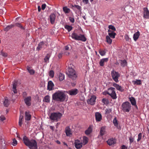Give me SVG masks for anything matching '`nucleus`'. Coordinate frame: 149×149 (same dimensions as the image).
<instances>
[{
    "mask_svg": "<svg viewBox=\"0 0 149 149\" xmlns=\"http://www.w3.org/2000/svg\"><path fill=\"white\" fill-rule=\"evenodd\" d=\"M31 116L29 112L26 111L25 112V119L26 120H29L31 119Z\"/></svg>",
    "mask_w": 149,
    "mask_h": 149,
    "instance_id": "nucleus-21",
    "label": "nucleus"
},
{
    "mask_svg": "<svg viewBox=\"0 0 149 149\" xmlns=\"http://www.w3.org/2000/svg\"><path fill=\"white\" fill-rule=\"evenodd\" d=\"M134 83V84H136L137 85H141V81L140 80H136V81L133 82Z\"/></svg>",
    "mask_w": 149,
    "mask_h": 149,
    "instance_id": "nucleus-42",
    "label": "nucleus"
},
{
    "mask_svg": "<svg viewBox=\"0 0 149 149\" xmlns=\"http://www.w3.org/2000/svg\"><path fill=\"white\" fill-rule=\"evenodd\" d=\"M50 96L48 95H47L45 96L43 100L45 102H50Z\"/></svg>",
    "mask_w": 149,
    "mask_h": 149,
    "instance_id": "nucleus-36",
    "label": "nucleus"
},
{
    "mask_svg": "<svg viewBox=\"0 0 149 149\" xmlns=\"http://www.w3.org/2000/svg\"><path fill=\"white\" fill-rule=\"evenodd\" d=\"M108 61V58H103L101 59L99 62V64L101 66H103L104 65V63L107 62Z\"/></svg>",
    "mask_w": 149,
    "mask_h": 149,
    "instance_id": "nucleus-17",
    "label": "nucleus"
},
{
    "mask_svg": "<svg viewBox=\"0 0 149 149\" xmlns=\"http://www.w3.org/2000/svg\"><path fill=\"white\" fill-rule=\"evenodd\" d=\"M54 86V85L53 82L51 81H48L47 85V89L49 91L52 90Z\"/></svg>",
    "mask_w": 149,
    "mask_h": 149,
    "instance_id": "nucleus-18",
    "label": "nucleus"
},
{
    "mask_svg": "<svg viewBox=\"0 0 149 149\" xmlns=\"http://www.w3.org/2000/svg\"><path fill=\"white\" fill-rule=\"evenodd\" d=\"M82 1L85 4H87L88 2V0H82Z\"/></svg>",
    "mask_w": 149,
    "mask_h": 149,
    "instance_id": "nucleus-64",
    "label": "nucleus"
},
{
    "mask_svg": "<svg viewBox=\"0 0 149 149\" xmlns=\"http://www.w3.org/2000/svg\"><path fill=\"white\" fill-rule=\"evenodd\" d=\"M16 26L19 27L21 29H24L23 27L19 23H17L16 24Z\"/></svg>",
    "mask_w": 149,
    "mask_h": 149,
    "instance_id": "nucleus-57",
    "label": "nucleus"
},
{
    "mask_svg": "<svg viewBox=\"0 0 149 149\" xmlns=\"http://www.w3.org/2000/svg\"><path fill=\"white\" fill-rule=\"evenodd\" d=\"M129 100L132 105L133 106L136 105V101L134 97H131L129 98Z\"/></svg>",
    "mask_w": 149,
    "mask_h": 149,
    "instance_id": "nucleus-26",
    "label": "nucleus"
},
{
    "mask_svg": "<svg viewBox=\"0 0 149 149\" xmlns=\"http://www.w3.org/2000/svg\"><path fill=\"white\" fill-rule=\"evenodd\" d=\"M23 141L25 145L27 146L30 149H37L38 146L36 141L34 139L30 140L26 136L23 138Z\"/></svg>",
    "mask_w": 149,
    "mask_h": 149,
    "instance_id": "nucleus-2",
    "label": "nucleus"
},
{
    "mask_svg": "<svg viewBox=\"0 0 149 149\" xmlns=\"http://www.w3.org/2000/svg\"><path fill=\"white\" fill-rule=\"evenodd\" d=\"M44 44V42L43 41L40 42L38 45V46L36 48V49L38 51L40 50L43 47Z\"/></svg>",
    "mask_w": 149,
    "mask_h": 149,
    "instance_id": "nucleus-25",
    "label": "nucleus"
},
{
    "mask_svg": "<svg viewBox=\"0 0 149 149\" xmlns=\"http://www.w3.org/2000/svg\"><path fill=\"white\" fill-rule=\"evenodd\" d=\"M95 120L96 122H100L102 120V116L99 112H96L95 113Z\"/></svg>",
    "mask_w": 149,
    "mask_h": 149,
    "instance_id": "nucleus-12",
    "label": "nucleus"
},
{
    "mask_svg": "<svg viewBox=\"0 0 149 149\" xmlns=\"http://www.w3.org/2000/svg\"><path fill=\"white\" fill-rule=\"evenodd\" d=\"M115 88L111 87L108 89V91L107 93V94L108 95L109 94L111 93L114 90H115Z\"/></svg>",
    "mask_w": 149,
    "mask_h": 149,
    "instance_id": "nucleus-41",
    "label": "nucleus"
},
{
    "mask_svg": "<svg viewBox=\"0 0 149 149\" xmlns=\"http://www.w3.org/2000/svg\"><path fill=\"white\" fill-rule=\"evenodd\" d=\"M11 144L14 146H15L17 145V141L15 139H13V142Z\"/></svg>",
    "mask_w": 149,
    "mask_h": 149,
    "instance_id": "nucleus-45",
    "label": "nucleus"
},
{
    "mask_svg": "<svg viewBox=\"0 0 149 149\" xmlns=\"http://www.w3.org/2000/svg\"><path fill=\"white\" fill-rule=\"evenodd\" d=\"M71 37L75 40H81L83 42H85L86 40V38L84 35L81 34L78 35L77 33L74 32L72 34Z\"/></svg>",
    "mask_w": 149,
    "mask_h": 149,
    "instance_id": "nucleus-3",
    "label": "nucleus"
},
{
    "mask_svg": "<svg viewBox=\"0 0 149 149\" xmlns=\"http://www.w3.org/2000/svg\"><path fill=\"white\" fill-rule=\"evenodd\" d=\"M63 55V53L62 52H61L59 53L58 55V57L59 58H61L62 57Z\"/></svg>",
    "mask_w": 149,
    "mask_h": 149,
    "instance_id": "nucleus-60",
    "label": "nucleus"
},
{
    "mask_svg": "<svg viewBox=\"0 0 149 149\" xmlns=\"http://www.w3.org/2000/svg\"><path fill=\"white\" fill-rule=\"evenodd\" d=\"M110 38V37L108 36H106V41L109 44H111L112 42V40Z\"/></svg>",
    "mask_w": 149,
    "mask_h": 149,
    "instance_id": "nucleus-32",
    "label": "nucleus"
},
{
    "mask_svg": "<svg viewBox=\"0 0 149 149\" xmlns=\"http://www.w3.org/2000/svg\"><path fill=\"white\" fill-rule=\"evenodd\" d=\"M65 29L68 30V31L69 32L72 29V27L71 26L66 25L65 26Z\"/></svg>",
    "mask_w": 149,
    "mask_h": 149,
    "instance_id": "nucleus-35",
    "label": "nucleus"
},
{
    "mask_svg": "<svg viewBox=\"0 0 149 149\" xmlns=\"http://www.w3.org/2000/svg\"><path fill=\"white\" fill-rule=\"evenodd\" d=\"M92 131V129L91 126H89L88 128L85 132V134L86 135H88L90 134Z\"/></svg>",
    "mask_w": 149,
    "mask_h": 149,
    "instance_id": "nucleus-28",
    "label": "nucleus"
},
{
    "mask_svg": "<svg viewBox=\"0 0 149 149\" xmlns=\"http://www.w3.org/2000/svg\"><path fill=\"white\" fill-rule=\"evenodd\" d=\"M131 105L128 102H123L121 104V109L124 112H129L131 109Z\"/></svg>",
    "mask_w": 149,
    "mask_h": 149,
    "instance_id": "nucleus-4",
    "label": "nucleus"
},
{
    "mask_svg": "<svg viewBox=\"0 0 149 149\" xmlns=\"http://www.w3.org/2000/svg\"><path fill=\"white\" fill-rule=\"evenodd\" d=\"M143 17L146 19L149 18V10L146 7L144 8H143Z\"/></svg>",
    "mask_w": 149,
    "mask_h": 149,
    "instance_id": "nucleus-11",
    "label": "nucleus"
},
{
    "mask_svg": "<svg viewBox=\"0 0 149 149\" xmlns=\"http://www.w3.org/2000/svg\"><path fill=\"white\" fill-rule=\"evenodd\" d=\"M113 123L115 126L117 127H118V123L116 117H115L113 119Z\"/></svg>",
    "mask_w": 149,
    "mask_h": 149,
    "instance_id": "nucleus-37",
    "label": "nucleus"
},
{
    "mask_svg": "<svg viewBox=\"0 0 149 149\" xmlns=\"http://www.w3.org/2000/svg\"><path fill=\"white\" fill-rule=\"evenodd\" d=\"M17 84V82L16 81H14L13 84V91L14 93H17V91L16 89Z\"/></svg>",
    "mask_w": 149,
    "mask_h": 149,
    "instance_id": "nucleus-23",
    "label": "nucleus"
},
{
    "mask_svg": "<svg viewBox=\"0 0 149 149\" xmlns=\"http://www.w3.org/2000/svg\"><path fill=\"white\" fill-rule=\"evenodd\" d=\"M111 111V110L110 109H107L105 110L106 113L109 114L110 113Z\"/></svg>",
    "mask_w": 149,
    "mask_h": 149,
    "instance_id": "nucleus-50",
    "label": "nucleus"
},
{
    "mask_svg": "<svg viewBox=\"0 0 149 149\" xmlns=\"http://www.w3.org/2000/svg\"><path fill=\"white\" fill-rule=\"evenodd\" d=\"M63 11L65 13H69L70 12V10L66 6H65L63 8Z\"/></svg>",
    "mask_w": 149,
    "mask_h": 149,
    "instance_id": "nucleus-33",
    "label": "nucleus"
},
{
    "mask_svg": "<svg viewBox=\"0 0 149 149\" xmlns=\"http://www.w3.org/2000/svg\"><path fill=\"white\" fill-rule=\"evenodd\" d=\"M115 90H114L113 91H112V92L109 95L111 96L113 99H116L117 98L116 95Z\"/></svg>",
    "mask_w": 149,
    "mask_h": 149,
    "instance_id": "nucleus-24",
    "label": "nucleus"
},
{
    "mask_svg": "<svg viewBox=\"0 0 149 149\" xmlns=\"http://www.w3.org/2000/svg\"><path fill=\"white\" fill-rule=\"evenodd\" d=\"M27 70L31 74H33L35 73V71L33 69H31L29 67H27Z\"/></svg>",
    "mask_w": 149,
    "mask_h": 149,
    "instance_id": "nucleus-34",
    "label": "nucleus"
},
{
    "mask_svg": "<svg viewBox=\"0 0 149 149\" xmlns=\"http://www.w3.org/2000/svg\"><path fill=\"white\" fill-rule=\"evenodd\" d=\"M88 138L86 136H84L83 138V143H84V145H85L86 144L88 141Z\"/></svg>",
    "mask_w": 149,
    "mask_h": 149,
    "instance_id": "nucleus-38",
    "label": "nucleus"
},
{
    "mask_svg": "<svg viewBox=\"0 0 149 149\" xmlns=\"http://www.w3.org/2000/svg\"><path fill=\"white\" fill-rule=\"evenodd\" d=\"M111 76L113 80L116 83L119 81L118 79L120 75L118 72L113 70L111 72Z\"/></svg>",
    "mask_w": 149,
    "mask_h": 149,
    "instance_id": "nucleus-6",
    "label": "nucleus"
},
{
    "mask_svg": "<svg viewBox=\"0 0 149 149\" xmlns=\"http://www.w3.org/2000/svg\"><path fill=\"white\" fill-rule=\"evenodd\" d=\"M116 139L113 138H110L107 141L108 144L110 146L114 145L116 143Z\"/></svg>",
    "mask_w": 149,
    "mask_h": 149,
    "instance_id": "nucleus-15",
    "label": "nucleus"
},
{
    "mask_svg": "<svg viewBox=\"0 0 149 149\" xmlns=\"http://www.w3.org/2000/svg\"><path fill=\"white\" fill-rule=\"evenodd\" d=\"M66 74L69 78L72 79L73 80L76 79L77 77L75 71L72 68H69L68 72Z\"/></svg>",
    "mask_w": 149,
    "mask_h": 149,
    "instance_id": "nucleus-7",
    "label": "nucleus"
},
{
    "mask_svg": "<svg viewBox=\"0 0 149 149\" xmlns=\"http://www.w3.org/2000/svg\"><path fill=\"white\" fill-rule=\"evenodd\" d=\"M65 132L67 136H70L72 134V132L69 126H67L65 128Z\"/></svg>",
    "mask_w": 149,
    "mask_h": 149,
    "instance_id": "nucleus-14",
    "label": "nucleus"
},
{
    "mask_svg": "<svg viewBox=\"0 0 149 149\" xmlns=\"http://www.w3.org/2000/svg\"><path fill=\"white\" fill-rule=\"evenodd\" d=\"M51 56V54H47L44 59V62L45 63L48 62L49 58Z\"/></svg>",
    "mask_w": 149,
    "mask_h": 149,
    "instance_id": "nucleus-30",
    "label": "nucleus"
},
{
    "mask_svg": "<svg viewBox=\"0 0 149 149\" xmlns=\"http://www.w3.org/2000/svg\"><path fill=\"white\" fill-rule=\"evenodd\" d=\"M62 116V114L60 112H53L50 114L49 118L51 120L57 122L61 118Z\"/></svg>",
    "mask_w": 149,
    "mask_h": 149,
    "instance_id": "nucleus-5",
    "label": "nucleus"
},
{
    "mask_svg": "<svg viewBox=\"0 0 149 149\" xmlns=\"http://www.w3.org/2000/svg\"><path fill=\"white\" fill-rule=\"evenodd\" d=\"M109 36L112 38H114L116 33L114 32L111 31L110 29L108 30Z\"/></svg>",
    "mask_w": 149,
    "mask_h": 149,
    "instance_id": "nucleus-19",
    "label": "nucleus"
},
{
    "mask_svg": "<svg viewBox=\"0 0 149 149\" xmlns=\"http://www.w3.org/2000/svg\"><path fill=\"white\" fill-rule=\"evenodd\" d=\"M64 75L63 74L60 73L59 76V79L60 81H63L64 79Z\"/></svg>",
    "mask_w": 149,
    "mask_h": 149,
    "instance_id": "nucleus-39",
    "label": "nucleus"
},
{
    "mask_svg": "<svg viewBox=\"0 0 149 149\" xmlns=\"http://www.w3.org/2000/svg\"><path fill=\"white\" fill-rule=\"evenodd\" d=\"M81 143L78 140H76L74 142V145H75V144H78Z\"/></svg>",
    "mask_w": 149,
    "mask_h": 149,
    "instance_id": "nucleus-58",
    "label": "nucleus"
},
{
    "mask_svg": "<svg viewBox=\"0 0 149 149\" xmlns=\"http://www.w3.org/2000/svg\"><path fill=\"white\" fill-rule=\"evenodd\" d=\"M96 99V96L94 95H92L91 96L90 99L88 100L87 101V102L88 104L93 105L95 103Z\"/></svg>",
    "mask_w": 149,
    "mask_h": 149,
    "instance_id": "nucleus-9",
    "label": "nucleus"
},
{
    "mask_svg": "<svg viewBox=\"0 0 149 149\" xmlns=\"http://www.w3.org/2000/svg\"><path fill=\"white\" fill-rule=\"evenodd\" d=\"M138 138L137 139V141H139L141 139L142 136V134L141 133H140L138 135Z\"/></svg>",
    "mask_w": 149,
    "mask_h": 149,
    "instance_id": "nucleus-51",
    "label": "nucleus"
},
{
    "mask_svg": "<svg viewBox=\"0 0 149 149\" xmlns=\"http://www.w3.org/2000/svg\"><path fill=\"white\" fill-rule=\"evenodd\" d=\"M108 28L109 29H111L113 30V32L116 31V29L115 27L112 25H109Z\"/></svg>",
    "mask_w": 149,
    "mask_h": 149,
    "instance_id": "nucleus-44",
    "label": "nucleus"
},
{
    "mask_svg": "<svg viewBox=\"0 0 149 149\" xmlns=\"http://www.w3.org/2000/svg\"><path fill=\"white\" fill-rule=\"evenodd\" d=\"M66 97V95L62 91H58L52 95V99L58 102H63Z\"/></svg>",
    "mask_w": 149,
    "mask_h": 149,
    "instance_id": "nucleus-1",
    "label": "nucleus"
},
{
    "mask_svg": "<svg viewBox=\"0 0 149 149\" xmlns=\"http://www.w3.org/2000/svg\"><path fill=\"white\" fill-rule=\"evenodd\" d=\"M70 45H67L65 47V49L66 50H69L70 48Z\"/></svg>",
    "mask_w": 149,
    "mask_h": 149,
    "instance_id": "nucleus-61",
    "label": "nucleus"
},
{
    "mask_svg": "<svg viewBox=\"0 0 149 149\" xmlns=\"http://www.w3.org/2000/svg\"><path fill=\"white\" fill-rule=\"evenodd\" d=\"M105 127H101L100 132L101 135L103 136L105 134Z\"/></svg>",
    "mask_w": 149,
    "mask_h": 149,
    "instance_id": "nucleus-31",
    "label": "nucleus"
},
{
    "mask_svg": "<svg viewBox=\"0 0 149 149\" xmlns=\"http://www.w3.org/2000/svg\"><path fill=\"white\" fill-rule=\"evenodd\" d=\"M27 93L26 92H24L23 93L22 96H23V97L24 99L26 97H27Z\"/></svg>",
    "mask_w": 149,
    "mask_h": 149,
    "instance_id": "nucleus-55",
    "label": "nucleus"
},
{
    "mask_svg": "<svg viewBox=\"0 0 149 149\" xmlns=\"http://www.w3.org/2000/svg\"><path fill=\"white\" fill-rule=\"evenodd\" d=\"M24 116H23V113H21L20 115L19 120L21 121L22 122V120L23 119Z\"/></svg>",
    "mask_w": 149,
    "mask_h": 149,
    "instance_id": "nucleus-48",
    "label": "nucleus"
},
{
    "mask_svg": "<svg viewBox=\"0 0 149 149\" xmlns=\"http://www.w3.org/2000/svg\"><path fill=\"white\" fill-rule=\"evenodd\" d=\"M121 65L123 67H124L126 66L127 65V62L125 60H121Z\"/></svg>",
    "mask_w": 149,
    "mask_h": 149,
    "instance_id": "nucleus-40",
    "label": "nucleus"
},
{
    "mask_svg": "<svg viewBox=\"0 0 149 149\" xmlns=\"http://www.w3.org/2000/svg\"><path fill=\"white\" fill-rule=\"evenodd\" d=\"M78 92V90L76 88L72 89L67 92L68 94L71 96L76 95Z\"/></svg>",
    "mask_w": 149,
    "mask_h": 149,
    "instance_id": "nucleus-10",
    "label": "nucleus"
},
{
    "mask_svg": "<svg viewBox=\"0 0 149 149\" xmlns=\"http://www.w3.org/2000/svg\"><path fill=\"white\" fill-rule=\"evenodd\" d=\"M6 119V118L3 115H2L0 117V120L1 121H3Z\"/></svg>",
    "mask_w": 149,
    "mask_h": 149,
    "instance_id": "nucleus-52",
    "label": "nucleus"
},
{
    "mask_svg": "<svg viewBox=\"0 0 149 149\" xmlns=\"http://www.w3.org/2000/svg\"><path fill=\"white\" fill-rule=\"evenodd\" d=\"M140 35V32L139 31H137L134 34L133 38L134 41H136L137 40Z\"/></svg>",
    "mask_w": 149,
    "mask_h": 149,
    "instance_id": "nucleus-20",
    "label": "nucleus"
},
{
    "mask_svg": "<svg viewBox=\"0 0 149 149\" xmlns=\"http://www.w3.org/2000/svg\"><path fill=\"white\" fill-rule=\"evenodd\" d=\"M46 7V5L45 4H42V10H44L45 8Z\"/></svg>",
    "mask_w": 149,
    "mask_h": 149,
    "instance_id": "nucleus-62",
    "label": "nucleus"
},
{
    "mask_svg": "<svg viewBox=\"0 0 149 149\" xmlns=\"http://www.w3.org/2000/svg\"><path fill=\"white\" fill-rule=\"evenodd\" d=\"M49 76L52 77L54 76V72L53 70H51L49 71Z\"/></svg>",
    "mask_w": 149,
    "mask_h": 149,
    "instance_id": "nucleus-47",
    "label": "nucleus"
},
{
    "mask_svg": "<svg viewBox=\"0 0 149 149\" xmlns=\"http://www.w3.org/2000/svg\"><path fill=\"white\" fill-rule=\"evenodd\" d=\"M25 103L27 106H30L31 104V97L30 96L27 97L24 99Z\"/></svg>",
    "mask_w": 149,
    "mask_h": 149,
    "instance_id": "nucleus-8",
    "label": "nucleus"
},
{
    "mask_svg": "<svg viewBox=\"0 0 149 149\" xmlns=\"http://www.w3.org/2000/svg\"><path fill=\"white\" fill-rule=\"evenodd\" d=\"M99 53L102 56H103L105 54L106 52L104 50H100Z\"/></svg>",
    "mask_w": 149,
    "mask_h": 149,
    "instance_id": "nucleus-46",
    "label": "nucleus"
},
{
    "mask_svg": "<svg viewBox=\"0 0 149 149\" xmlns=\"http://www.w3.org/2000/svg\"><path fill=\"white\" fill-rule=\"evenodd\" d=\"M134 140V138H133L132 136H131L129 138V141H130V143H132Z\"/></svg>",
    "mask_w": 149,
    "mask_h": 149,
    "instance_id": "nucleus-54",
    "label": "nucleus"
},
{
    "mask_svg": "<svg viewBox=\"0 0 149 149\" xmlns=\"http://www.w3.org/2000/svg\"><path fill=\"white\" fill-rule=\"evenodd\" d=\"M14 26V25L13 24H11L10 25H8L4 29V31L7 32Z\"/></svg>",
    "mask_w": 149,
    "mask_h": 149,
    "instance_id": "nucleus-27",
    "label": "nucleus"
},
{
    "mask_svg": "<svg viewBox=\"0 0 149 149\" xmlns=\"http://www.w3.org/2000/svg\"><path fill=\"white\" fill-rule=\"evenodd\" d=\"M125 38L126 41H129L130 40V38H129L128 35L127 34H125Z\"/></svg>",
    "mask_w": 149,
    "mask_h": 149,
    "instance_id": "nucleus-56",
    "label": "nucleus"
},
{
    "mask_svg": "<svg viewBox=\"0 0 149 149\" xmlns=\"http://www.w3.org/2000/svg\"><path fill=\"white\" fill-rule=\"evenodd\" d=\"M75 148L77 149H79L81 148L82 146V143H81L79 144H75V145H74Z\"/></svg>",
    "mask_w": 149,
    "mask_h": 149,
    "instance_id": "nucleus-43",
    "label": "nucleus"
},
{
    "mask_svg": "<svg viewBox=\"0 0 149 149\" xmlns=\"http://www.w3.org/2000/svg\"><path fill=\"white\" fill-rule=\"evenodd\" d=\"M56 15L52 13L49 16V20L51 23L53 24L55 23L56 19Z\"/></svg>",
    "mask_w": 149,
    "mask_h": 149,
    "instance_id": "nucleus-13",
    "label": "nucleus"
},
{
    "mask_svg": "<svg viewBox=\"0 0 149 149\" xmlns=\"http://www.w3.org/2000/svg\"><path fill=\"white\" fill-rule=\"evenodd\" d=\"M102 102L104 104H108V100L106 98H103L102 100Z\"/></svg>",
    "mask_w": 149,
    "mask_h": 149,
    "instance_id": "nucleus-49",
    "label": "nucleus"
},
{
    "mask_svg": "<svg viewBox=\"0 0 149 149\" xmlns=\"http://www.w3.org/2000/svg\"><path fill=\"white\" fill-rule=\"evenodd\" d=\"M127 147L124 145H123L121 146V149H127Z\"/></svg>",
    "mask_w": 149,
    "mask_h": 149,
    "instance_id": "nucleus-63",
    "label": "nucleus"
},
{
    "mask_svg": "<svg viewBox=\"0 0 149 149\" xmlns=\"http://www.w3.org/2000/svg\"><path fill=\"white\" fill-rule=\"evenodd\" d=\"M113 86L115 87L116 89L122 92L124 91V89L123 88L120 86L116 83H113Z\"/></svg>",
    "mask_w": 149,
    "mask_h": 149,
    "instance_id": "nucleus-16",
    "label": "nucleus"
},
{
    "mask_svg": "<svg viewBox=\"0 0 149 149\" xmlns=\"http://www.w3.org/2000/svg\"><path fill=\"white\" fill-rule=\"evenodd\" d=\"M4 106L6 107H8L9 104V100L7 97L5 98V100L3 102Z\"/></svg>",
    "mask_w": 149,
    "mask_h": 149,
    "instance_id": "nucleus-29",
    "label": "nucleus"
},
{
    "mask_svg": "<svg viewBox=\"0 0 149 149\" xmlns=\"http://www.w3.org/2000/svg\"><path fill=\"white\" fill-rule=\"evenodd\" d=\"M71 8L74 10H75V8H76L78 10H80L81 7L78 5H76L75 4L74 5H72L71 6Z\"/></svg>",
    "mask_w": 149,
    "mask_h": 149,
    "instance_id": "nucleus-22",
    "label": "nucleus"
},
{
    "mask_svg": "<svg viewBox=\"0 0 149 149\" xmlns=\"http://www.w3.org/2000/svg\"><path fill=\"white\" fill-rule=\"evenodd\" d=\"M69 19L70 22L72 23H73L74 22V18L71 17H69Z\"/></svg>",
    "mask_w": 149,
    "mask_h": 149,
    "instance_id": "nucleus-53",
    "label": "nucleus"
},
{
    "mask_svg": "<svg viewBox=\"0 0 149 149\" xmlns=\"http://www.w3.org/2000/svg\"><path fill=\"white\" fill-rule=\"evenodd\" d=\"M1 54L3 56L5 57H6L7 55V54L6 53H5L3 52H1Z\"/></svg>",
    "mask_w": 149,
    "mask_h": 149,
    "instance_id": "nucleus-59",
    "label": "nucleus"
}]
</instances>
